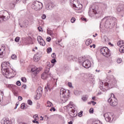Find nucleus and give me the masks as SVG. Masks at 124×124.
Here are the masks:
<instances>
[{
  "mask_svg": "<svg viewBox=\"0 0 124 124\" xmlns=\"http://www.w3.org/2000/svg\"><path fill=\"white\" fill-rule=\"evenodd\" d=\"M69 98V93L66 92V90L62 88L60 90V99L63 102L65 103Z\"/></svg>",
  "mask_w": 124,
  "mask_h": 124,
  "instance_id": "nucleus-1",
  "label": "nucleus"
},
{
  "mask_svg": "<svg viewBox=\"0 0 124 124\" xmlns=\"http://www.w3.org/2000/svg\"><path fill=\"white\" fill-rule=\"evenodd\" d=\"M117 23V18L115 17H110L106 21V27L108 28V29H112L114 28L116 23Z\"/></svg>",
  "mask_w": 124,
  "mask_h": 124,
  "instance_id": "nucleus-2",
  "label": "nucleus"
},
{
  "mask_svg": "<svg viewBox=\"0 0 124 124\" xmlns=\"http://www.w3.org/2000/svg\"><path fill=\"white\" fill-rule=\"evenodd\" d=\"M42 7H43L42 3L38 1H35L31 5L32 9H33L36 11H38L41 9H42Z\"/></svg>",
  "mask_w": 124,
  "mask_h": 124,
  "instance_id": "nucleus-3",
  "label": "nucleus"
},
{
  "mask_svg": "<svg viewBox=\"0 0 124 124\" xmlns=\"http://www.w3.org/2000/svg\"><path fill=\"white\" fill-rule=\"evenodd\" d=\"M108 102L111 106L115 107L118 105V100L113 93H111V97L108 99Z\"/></svg>",
  "mask_w": 124,
  "mask_h": 124,
  "instance_id": "nucleus-4",
  "label": "nucleus"
},
{
  "mask_svg": "<svg viewBox=\"0 0 124 124\" xmlns=\"http://www.w3.org/2000/svg\"><path fill=\"white\" fill-rule=\"evenodd\" d=\"M100 53L102 54L103 56L106 57V58H108L111 56V53H110V50L106 47H104L100 49Z\"/></svg>",
  "mask_w": 124,
  "mask_h": 124,
  "instance_id": "nucleus-5",
  "label": "nucleus"
},
{
  "mask_svg": "<svg viewBox=\"0 0 124 124\" xmlns=\"http://www.w3.org/2000/svg\"><path fill=\"white\" fill-rule=\"evenodd\" d=\"M43 93V89L41 87H38L37 90L36 91V95L34 96V98L36 99H39Z\"/></svg>",
  "mask_w": 124,
  "mask_h": 124,
  "instance_id": "nucleus-6",
  "label": "nucleus"
},
{
  "mask_svg": "<svg viewBox=\"0 0 124 124\" xmlns=\"http://www.w3.org/2000/svg\"><path fill=\"white\" fill-rule=\"evenodd\" d=\"M49 71H50L49 68L45 70V72L42 74V76H41L42 79L45 80V79H47L49 77V76L51 77Z\"/></svg>",
  "mask_w": 124,
  "mask_h": 124,
  "instance_id": "nucleus-7",
  "label": "nucleus"
},
{
  "mask_svg": "<svg viewBox=\"0 0 124 124\" xmlns=\"http://www.w3.org/2000/svg\"><path fill=\"white\" fill-rule=\"evenodd\" d=\"M2 73L3 75H5L6 77H10L11 76V72L9 70V69L8 68H1Z\"/></svg>",
  "mask_w": 124,
  "mask_h": 124,
  "instance_id": "nucleus-8",
  "label": "nucleus"
},
{
  "mask_svg": "<svg viewBox=\"0 0 124 124\" xmlns=\"http://www.w3.org/2000/svg\"><path fill=\"white\" fill-rule=\"evenodd\" d=\"M92 65V63H91V61L89 60H86L84 61L82 63V66L85 67V68H90Z\"/></svg>",
  "mask_w": 124,
  "mask_h": 124,
  "instance_id": "nucleus-9",
  "label": "nucleus"
},
{
  "mask_svg": "<svg viewBox=\"0 0 124 124\" xmlns=\"http://www.w3.org/2000/svg\"><path fill=\"white\" fill-rule=\"evenodd\" d=\"M109 88V83L108 82H105L103 85V82H102V86L100 87V90H102L103 92H106Z\"/></svg>",
  "mask_w": 124,
  "mask_h": 124,
  "instance_id": "nucleus-10",
  "label": "nucleus"
},
{
  "mask_svg": "<svg viewBox=\"0 0 124 124\" xmlns=\"http://www.w3.org/2000/svg\"><path fill=\"white\" fill-rule=\"evenodd\" d=\"M1 18H2V20L3 21H7L10 18V16L9 15V13L8 12H6L4 13L3 15L1 16Z\"/></svg>",
  "mask_w": 124,
  "mask_h": 124,
  "instance_id": "nucleus-11",
  "label": "nucleus"
},
{
  "mask_svg": "<svg viewBox=\"0 0 124 124\" xmlns=\"http://www.w3.org/2000/svg\"><path fill=\"white\" fill-rule=\"evenodd\" d=\"M104 117L105 118L106 122H112V121H113L114 119L113 116H112V115L110 114H108V113H105L104 115Z\"/></svg>",
  "mask_w": 124,
  "mask_h": 124,
  "instance_id": "nucleus-12",
  "label": "nucleus"
},
{
  "mask_svg": "<svg viewBox=\"0 0 124 124\" xmlns=\"http://www.w3.org/2000/svg\"><path fill=\"white\" fill-rule=\"evenodd\" d=\"M37 41L39 42V44L42 46H45V45H46V43H45V41L43 40L42 37L38 36L37 38Z\"/></svg>",
  "mask_w": 124,
  "mask_h": 124,
  "instance_id": "nucleus-13",
  "label": "nucleus"
},
{
  "mask_svg": "<svg viewBox=\"0 0 124 124\" xmlns=\"http://www.w3.org/2000/svg\"><path fill=\"white\" fill-rule=\"evenodd\" d=\"M40 70V69L39 68L34 67L31 69V72L32 74H33V75H34L35 76V75H36L37 74H38V73H39Z\"/></svg>",
  "mask_w": 124,
  "mask_h": 124,
  "instance_id": "nucleus-14",
  "label": "nucleus"
},
{
  "mask_svg": "<svg viewBox=\"0 0 124 124\" xmlns=\"http://www.w3.org/2000/svg\"><path fill=\"white\" fill-rule=\"evenodd\" d=\"M23 43L24 45H28V44H32V42H31V39H28L25 38H22Z\"/></svg>",
  "mask_w": 124,
  "mask_h": 124,
  "instance_id": "nucleus-15",
  "label": "nucleus"
},
{
  "mask_svg": "<svg viewBox=\"0 0 124 124\" xmlns=\"http://www.w3.org/2000/svg\"><path fill=\"white\" fill-rule=\"evenodd\" d=\"M9 66H10L9 62H4L1 64L2 68H7Z\"/></svg>",
  "mask_w": 124,
  "mask_h": 124,
  "instance_id": "nucleus-16",
  "label": "nucleus"
},
{
  "mask_svg": "<svg viewBox=\"0 0 124 124\" xmlns=\"http://www.w3.org/2000/svg\"><path fill=\"white\" fill-rule=\"evenodd\" d=\"M1 124H11L10 121L6 118H3L0 121Z\"/></svg>",
  "mask_w": 124,
  "mask_h": 124,
  "instance_id": "nucleus-17",
  "label": "nucleus"
},
{
  "mask_svg": "<svg viewBox=\"0 0 124 124\" xmlns=\"http://www.w3.org/2000/svg\"><path fill=\"white\" fill-rule=\"evenodd\" d=\"M54 7V5L52 3H49L46 5V8L47 10H51Z\"/></svg>",
  "mask_w": 124,
  "mask_h": 124,
  "instance_id": "nucleus-18",
  "label": "nucleus"
},
{
  "mask_svg": "<svg viewBox=\"0 0 124 124\" xmlns=\"http://www.w3.org/2000/svg\"><path fill=\"white\" fill-rule=\"evenodd\" d=\"M75 7V9L76 10H81V9H82V4H77L76 6L74 7Z\"/></svg>",
  "mask_w": 124,
  "mask_h": 124,
  "instance_id": "nucleus-19",
  "label": "nucleus"
},
{
  "mask_svg": "<svg viewBox=\"0 0 124 124\" xmlns=\"http://www.w3.org/2000/svg\"><path fill=\"white\" fill-rule=\"evenodd\" d=\"M71 113L70 114V117H72V118H74V117H76L77 115V114H75V110L72 109L71 111Z\"/></svg>",
  "mask_w": 124,
  "mask_h": 124,
  "instance_id": "nucleus-20",
  "label": "nucleus"
},
{
  "mask_svg": "<svg viewBox=\"0 0 124 124\" xmlns=\"http://www.w3.org/2000/svg\"><path fill=\"white\" fill-rule=\"evenodd\" d=\"M47 32L48 34H49L50 36H53L54 35V33L52 30H50L49 28H48L47 30Z\"/></svg>",
  "mask_w": 124,
  "mask_h": 124,
  "instance_id": "nucleus-21",
  "label": "nucleus"
},
{
  "mask_svg": "<svg viewBox=\"0 0 124 124\" xmlns=\"http://www.w3.org/2000/svg\"><path fill=\"white\" fill-rule=\"evenodd\" d=\"M92 42L93 41H92L91 39H88L86 41L85 44L87 45V46H89V45H90V44H91Z\"/></svg>",
  "mask_w": 124,
  "mask_h": 124,
  "instance_id": "nucleus-22",
  "label": "nucleus"
},
{
  "mask_svg": "<svg viewBox=\"0 0 124 124\" xmlns=\"http://www.w3.org/2000/svg\"><path fill=\"white\" fill-rule=\"evenodd\" d=\"M33 60L34 62H37L40 60V57L38 56L37 55H34Z\"/></svg>",
  "mask_w": 124,
  "mask_h": 124,
  "instance_id": "nucleus-23",
  "label": "nucleus"
},
{
  "mask_svg": "<svg viewBox=\"0 0 124 124\" xmlns=\"http://www.w3.org/2000/svg\"><path fill=\"white\" fill-rule=\"evenodd\" d=\"M78 0H73L72 1L73 6L75 7L77 4H78Z\"/></svg>",
  "mask_w": 124,
  "mask_h": 124,
  "instance_id": "nucleus-24",
  "label": "nucleus"
},
{
  "mask_svg": "<svg viewBox=\"0 0 124 124\" xmlns=\"http://www.w3.org/2000/svg\"><path fill=\"white\" fill-rule=\"evenodd\" d=\"M102 41L104 42H108L109 41V40L108 39V38L107 37V36H105L102 38Z\"/></svg>",
  "mask_w": 124,
  "mask_h": 124,
  "instance_id": "nucleus-25",
  "label": "nucleus"
},
{
  "mask_svg": "<svg viewBox=\"0 0 124 124\" xmlns=\"http://www.w3.org/2000/svg\"><path fill=\"white\" fill-rule=\"evenodd\" d=\"M119 52H120V53H124V46H120L119 48Z\"/></svg>",
  "mask_w": 124,
  "mask_h": 124,
  "instance_id": "nucleus-26",
  "label": "nucleus"
},
{
  "mask_svg": "<svg viewBox=\"0 0 124 124\" xmlns=\"http://www.w3.org/2000/svg\"><path fill=\"white\" fill-rule=\"evenodd\" d=\"M46 105L47 107H52V106H53V104L50 101H47Z\"/></svg>",
  "mask_w": 124,
  "mask_h": 124,
  "instance_id": "nucleus-27",
  "label": "nucleus"
},
{
  "mask_svg": "<svg viewBox=\"0 0 124 124\" xmlns=\"http://www.w3.org/2000/svg\"><path fill=\"white\" fill-rule=\"evenodd\" d=\"M124 42H123V41H120L119 42H118L117 43V45L118 46H119V47H122V46H123Z\"/></svg>",
  "mask_w": 124,
  "mask_h": 124,
  "instance_id": "nucleus-28",
  "label": "nucleus"
},
{
  "mask_svg": "<svg viewBox=\"0 0 124 124\" xmlns=\"http://www.w3.org/2000/svg\"><path fill=\"white\" fill-rule=\"evenodd\" d=\"M123 10H124V8H123L121 6L118 7L117 8V11L118 12H122V11H123Z\"/></svg>",
  "mask_w": 124,
  "mask_h": 124,
  "instance_id": "nucleus-29",
  "label": "nucleus"
},
{
  "mask_svg": "<svg viewBox=\"0 0 124 124\" xmlns=\"http://www.w3.org/2000/svg\"><path fill=\"white\" fill-rule=\"evenodd\" d=\"M46 92H48V91H51L50 87H49V83L47 84V87H45Z\"/></svg>",
  "mask_w": 124,
  "mask_h": 124,
  "instance_id": "nucleus-30",
  "label": "nucleus"
},
{
  "mask_svg": "<svg viewBox=\"0 0 124 124\" xmlns=\"http://www.w3.org/2000/svg\"><path fill=\"white\" fill-rule=\"evenodd\" d=\"M46 51H47V54L51 53L52 52V48H51V47L47 48L46 49Z\"/></svg>",
  "mask_w": 124,
  "mask_h": 124,
  "instance_id": "nucleus-31",
  "label": "nucleus"
},
{
  "mask_svg": "<svg viewBox=\"0 0 124 124\" xmlns=\"http://www.w3.org/2000/svg\"><path fill=\"white\" fill-rule=\"evenodd\" d=\"M11 58L12 60H16V59H17V56L15 54H13L11 56Z\"/></svg>",
  "mask_w": 124,
  "mask_h": 124,
  "instance_id": "nucleus-32",
  "label": "nucleus"
},
{
  "mask_svg": "<svg viewBox=\"0 0 124 124\" xmlns=\"http://www.w3.org/2000/svg\"><path fill=\"white\" fill-rule=\"evenodd\" d=\"M33 117L34 118V120H38L39 118L38 117V114H35L33 115Z\"/></svg>",
  "mask_w": 124,
  "mask_h": 124,
  "instance_id": "nucleus-33",
  "label": "nucleus"
},
{
  "mask_svg": "<svg viewBox=\"0 0 124 124\" xmlns=\"http://www.w3.org/2000/svg\"><path fill=\"white\" fill-rule=\"evenodd\" d=\"M21 80L24 83H26L27 82V78H25V77L21 78Z\"/></svg>",
  "mask_w": 124,
  "mask_h": 124,
  "instance_id": "nucleus-34",
  "label": "nucleus"
},
{
  "mask_svg": "<svg viewBox=\"0 0 124 124\" xmlns=\"http://www.w3.org/2000/svg\"><path fill=\"white\" fill-rule=\"evenodd\" d=\"M122 62V59H121V58L117 59V63H121V62Z\"/></svg>",
  "mask_w": 124,
  "mask_h": 124,
  "instance_id": "nucleus-35",
  "label": "nucleus"
},
{
  "mask_svg": "<svg viewBox=\"0 0 124 124\" xmlns=\"http://www.w3.org/2000/svg\"><path fill=\"white\" fill-rule=\"evenodd\" d=\"M15 41H16V42H19V41H20V37H16L15 39Z\"/></svg>",
  "mask_w": 124,
  "mask_h": 124,
  "instance_id": "nucleus-36",
  "label": "nucleus"
},
{
  "mask_svg": "<svg viewBox=\"0 0 124 124\" xmlns=\"http://www.w3.org/2000/svg\"><path fill=\"white\" fill-rule=\"evenodd\" d=\"M78 117H82L83 116V111H81L80 112L78 113Z\"/></svg>",
  "mask_w": 124,
  "mask_h": 124,
  "instance_id": "nucleus-37",
  "label": "nucleus"
},
{
  "mask_svg": "<svg viewBox=\"0 0 124 124\" xmlns=\"http://www.w3.org/2000/svg\"><path fill=\"white\" fill-rule=\"evenodd\" d=\"M75 21H76V19L75 17H72L71 19V23H74V22H75Z\"/></svg>",
  "mask_w": 124,
  "mask_h": 124,
  "instance_id": "nucleus-38",
  "label": "nucleus"
},
{
  "mask_svg": "<svg viewBox=\"0 0 124 124\" xmlns=\"http://www.w3.org/2000/svg\"><path fill=\"white\" fill-rule=\"evenodd\" d=\"M49 111H50V112H52V111L55 112V111H56V108H55L54 107H51V108L49 109Z\"/></svg>",
  "mask_w": 124,
  "mask_h": 124,
  "instance_id": "nucleus-39",
  "label": "nucleus"
},
{
  "mask_svg": "<svg viewBox=\"0 0 124 124\" xmlns=\"http://www.w3.org/2000/svg\"><path fill=\"white\" fill-rule=\"evenodd\" d=\"M89 113L90 114H93V108H91L89 110Z\"/></svg>",
  "mask_w": 124,
  "mask_h": 124,
  "instance_id": "nucleus-40",
  "label": "nucleus"
},
{
  "mask_svg": "<svg viewBox=\"0 0 124 124\" xmlns=\"http://www.w3.org/2000/svg\"><path fill=\"white\" fill-rule=\"evenodd\" d=\"M20 108H21V109H25V104L24 103H22L21 105Z\"/></svg>",
  "mask_w": 124,
  "mask_h": 124,
  "instance_id": "nucleus-41",
  "label": "nucleus"
},
{
  "mask_svg": "<svg viewBox=\"0 0 124 124\" xmlns=\"http://www.w3.org/2000/svg\"><path fill=\"white\" fill-rule=\"evenodd\" d=\"M51 57L53 58V59H56V53H53L51 54Z\"/></svg>",
  "mask_w": 124,
  "mask_h": 124,
  "instance_id": "nucleus-42",
  "label": "nucleus"
},
{
  "mask_svg": "<svg viewBox=\"0 0 124 124\" xmlns=\"http://www.w3.org/2000/svg\"><path fill=\"white\" fill-rule=\"evenodd\" d=\"M97 9H93V12L94 14V15H95V14H96V10Z\"/></svg>",
  "mask_w": 124,
  "mask_h": 124,
  "instance_id": "nucleus-43",
  "label": "nucleus"
},
{
  "mask_svg": "<svg viewBox=\"0 0 124 124\" xmlns=\"http://www.w3.org/2000/svg\"><path fill=\"white\" fill-rule=\"evenodd\" d=\"M51 63H55V62H57V61L56 60V59H52L51 61Z\"/></svg>",
  "mask_w": 124,
  "mask_h": 124,
  "instance_id": "nucleus-44",
  "label": "nucleus"
},
{
  "mask_svg": "<svg viewBox=\"0 0 124 124\" xmlns=\"http://www.w3.org/2000/svg\"><path fill=\"white\" fill-rule=\"evenodd\" d=\"M81 99L83 100V101H86V100H87V99H88V98L86 96H83Z\"/></svg>",
  "mask_w": 124,
  "mask_h": 124,
  "instance_id": "nucleus-45",
  "label": "nucleus"
},
{
  "mask_svg": "<svg viewBox=\"0 0 124 124\" xmlns=\"http://www.w3.org/2000/svg\"><path fill=\"white\" fill-rule=\"evenodd\" d=\"M3 56V51H1V48L0 49V57Z\"/></svg>",
  "mask_w": 124,
  "mask_h": 124,
  "instance_id": "nucleus-46",
  "label": "nucleus"
},
{
  "mask_svg": "<svg viewBox=\"0 0 124 124\" xmlns=\"http://www.w3.org/2000/svg\"><path fill=\"white\" fill-rule=\"evenodd\" d=\"M28 103L29 104V105H32V102L31 100H29L28 101Z\"/></svg>",
  "mask_w": 124,
  "mask_h": 124,
  "instance_id": "nucleus-47",
  "label": "nucleus"
},
{
  "mask_svg": "<svg viewBox=\"0 0 124 124\" xmlns=\"http://www.w3.org/2000/svg\"><path fill=\"white\" fill-rule=\"evenodd\" d=\"M46 41H47V42H50L51 41V37H47L46 38Z\"/></svg>",
  "mask_w": 124,
  "mask_h": 124,
  "instance_id": "nucleus-48",
  "label": "nucleus"
},
{
  "mask_svg": "<svg viewBox=\"0 0 124 124\" xmlns=\"http://www.w3.org/2000/svg\"><path fill=\"white\" fill-rule=\"evenodd\" d=\"M38 30L39 31H43V30H42V28H41V27H38Z\"/></svg>",
  "mask_w": 124,
  "mask_h": 124,
  "instance_id": "nucleus-49",
  "label": "nucleus"
},
{
  "mask_svg": "<svg viewBox=\"0 0 124 124\" xmlns=\"http://www.w3.org/2000/svg\"><path fill=\"white\" fill-rule=\"evenodd\" d=\"M18 100L19 101H22V100H23V97L21 96H18Z\"/></svg>",
  "mask_w": 124,
  "mask_h": 124,
  "instance_id": "nucleus-50",
  "label": "nucleus"
},
{
  "mask_svg": "<svg viewBox=\"0 0 124 124\" xmlns=\"http://www.w3.org/2000/svg\"><path fill=\"white\" fill-rule=\"evenodd\" d=\"M16 84L17 86H21V82H20L19 81H17Z\"/></svg>",
  "mask_w": 124,
  "mask_h": 124,
  "instance_id": "nucleus-51",
  "label": "nucleus"
},
{
  "mask_svg": "<svg viewBox=\"0 0 124 124\" xmlns=\"http://www.w3.org/2000/svg\"><path fill=\"white\" fill-rule=\"evenodd\" d=\"M42 18L44 20L45 19H46V15H43L42 16Z\"/></svg>",
  "mask_w": 124,
  "mask_h": 124,
  "instance_id": "nucleus-52",
  "label": "nucleus"
},
{
  "mask_svg": "<svg viewBox=\"0 0 124 124\" xmlns=\"http://www.w3.org/2000/svg\"><path fill=\"white\" fill-rule=\"evenodd\" d=\"M46 64L47 66H48V67H51V65H50V62H47L46 63Z\"/></svg>",
  "mask_w": 124,
  "mask_h": 124,
  "instance_id": "nucleus-53",
  "label": "nucleus"
},
{
  "mask_svg": "<svg viewBox=\"0 0 124 124\" xmlns=\"http://www.w3.org/2000/svg\"><path fill=\"white\" fill-rule=\"evenodd\" d=\"M90 48H95V44H93V45H90Z\"/></svg>",
  "mask_w": 124,
  "mask_h": 124,
  "instance_id": "nucleus-54",
  "label": "nucleus"
},
{
  "mask_svg": "<svg viewBox=\"0 0 124 124\" xmlns=\"http://www.w3.org/2000/svg\"><path fill=\"white\" fill-rule=\"evenodd\" d=\"M68 85L70 88H72V83L69 82L68 83Z\"/></svg>",
  "mask_w": 124,
  "mask_h": 124,
  "instance_id": "nucleus-55",
  "label": "nucleus"
},
{
  "mask_svg": "<svg viewBox=\"0 0 124 124\" xmlns=\"http://www.w3.org/2000/svg\"><path fill=\"white\" fill-rule=\"evenodd\" d=\"M19 1H20L19 0H14V2L15 3H17V2H19Z\"/></svg>",
  "mask_w": 124,
  "mask_h": 124,
  "instance_id": "nucleus-56",
  "label": "nucleus"
},
{
  "mask_svg": "<svg viewBox=\"0 0 124 124\" xmlns=\"http://www.w3.org/2000/svg\"><path fill=\"white\" fill-rule=\"evenodd\" d=\"M92 103H93V105H94L95 104H96V103L94 102L93 101H92Z\"/></svg>",
  "mask_w": 124,
  "mask_h": 124,
  "instance_id": "nucleus-57",
  "label": "nucleus"
},
{
  "mask_svg": "<svg viewBox=\"0 0 124 124\" xmlns=\"http://www.w3.org/2000/svg\"><path fill=\"white\" fill-rule=\"evenodd\" d=\"M3 22L2 19L1 18V16H0V23Z\"/></svg>",
  "mask_w": 124,
  "mask_h": 124,
  "instance_id": "nucleus-58",
  "label": "nucleus"
},
{
  "mask_svg": "<svg viewBox=\"0 0 124 124\" xmlns=\"http://www.w3.org/2000/svg\"><path fill=\"white\" fill-rule=\"evenodd\" d=\"M70 103H70L69 105H67V106L64 107V108H67H67H68V107H69V105L70 104Z\"/></svg>",
  "mask_w": 124,
  "mask_h": 124,
  "instance_id": "nucleus-59",
  "label": "nucleus"
},
{
  "mask_svg": "<svg viewBox=\"0 0 124 124\" xmlns=\"http://www.w3.org/2000/svg\"><path fill=\"white\" fill-rule=\"evenodd\" d=\"M23 88L24 89H26V88H27V85H24L23 86Z\"/></svg>",
  "mask_w": 124,
  "mask_h": 124,
  "instance_id": "nucleus-60",
  "label": "nucleus"
},
{
  "mask_svg": "<svg viewBox=\"0 0 124 124\" xmlns=\"http://www.w3.org/2000/svg\"><path fill=\"white\" fill-rule=\"evenodd\" d=\"M37 121V120L34 119V120L32 121V123H33L34 124H35V122H36Z\"/></svg>",
  "mask_w": 124,
  "mask_h": 124,
  "instance_id": "nucleus-61",
  "label": "nucleus"
},
{
  "mask_svg": "<svg viewBox=\"0 0 124 124\" xmlns=\"http://www.w3.org/2000/svg\"><path fill=\"white\" fill-rule=\"evenodd\" d=\"M18 105H19V103H16V107H18Z\"/></svg>",
  "mask_w": 124,
  "mask_h": 124,
  "instance_id": "nucleus-62",
  "label": "nucleus"
},
{
  "mask_svg": "<svg viewBox=\"0 0 124 124\" xmlns=\"http://www.w3.org/2000/svg\"><path fill=\"white\" fill-rule=\"evenodd\" d=\"M68 124H73L72 121H70V122H69Z\"/></svg>",
  "mask_w": 124,
  "mask_h": 124,
  "instance_id": "nucleus-63",
  "label": "nucleus"
},
{
  "mask_svg": "<svg viewBox=\"0 0 124 124\" xmlns=\"http://www.w3.org/2000/svg\"><path fill=\"white\" fill-rule=\"evenodd\" d=\"M19 124H27L24 123H23V122H20V123H19Z\"/></svg>",
  "mask_w": 124,
  "mask_h": 124,
  "instance_id": "nucleus-64",
  "label": "nucleus"
}]
</instances>
